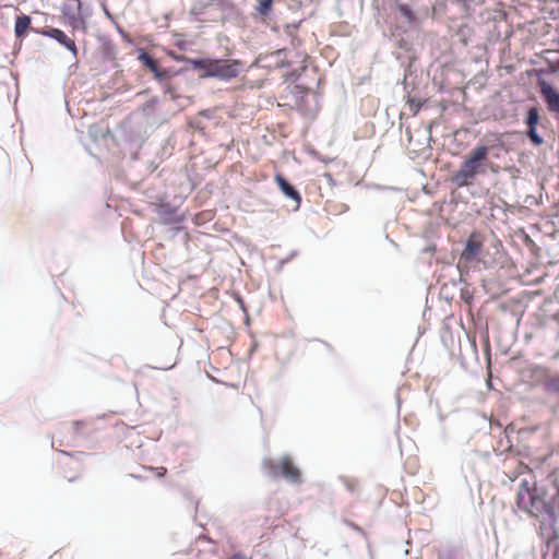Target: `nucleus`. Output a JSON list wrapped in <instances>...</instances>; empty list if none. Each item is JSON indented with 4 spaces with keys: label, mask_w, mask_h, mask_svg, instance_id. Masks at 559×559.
<instances>
[{
    "label": "nucleus",
    "mask_w": 559,
    "mask_h": 559,
    "mask_svg": "<svg viewBox=\"0 0 559 559\" xmlns=\"http://www.w3.org/2000/svg\"><path fill=\"white\" fill-rule=\"evenodd\" d=\"M540 94L549 111L559 114V93L547 82L540 83Z\"/></svg>",
    "instance_id": "0eeeda50"
},
{
    "label": "nucleus",
    "mask_w": 559,
    "mask_h": 559,
    "mask_svg": "<svg viewBox=\"0 0 559 559\" xmlns=\"http://www.w3.org/2000/svg\"><path fill=\"white\" fill-rule=\"evenodd\" d=\"M527 136L530 138V140L535 144V145H542L544 140L543 138L536 132V128H527V132H526Z\"/></svg>",
    "instance_id": "4468645a"
},
{
    "label": "nucleus",
    "mask_w": 559,
    "mask_h": 559,
    "mask_svg": "<svg viewBox=\"0 0 559 559\" xmlns=\"http://www.w3.org/2000/svg\"><path fill=\"white\" fill-rule=\"evenodd\" d=\"M483 247L484 242L481 235L478 233H472L466 240L461 258L466 262H473L477 260V258L481 253Z\"/></svg>",
    "instance_id": "39448f33"
},
{
    "label": "nucleus",
    "mask_w": 559,
    "mask_h": 559,
    "mask_svg": "<svg viewBox=\"0 0 559 559\" xmlns=\"http://www.w3.org/2000/svg\"><path fill=\"white\" fill-rule=\"evenodd\" d=\"M31 23L32 20L28 15L22 14L16 17L14 25V34L16 38L22 40L29 31L35 33L38 32L31 26Z\"/></svg>",
    "instance_id": "1a4fd4ad"
},
{
    "label": "nucleus",
    "mask_w": 559,
    "mask_h": 559,
    "mask_svg": "<svg viewBox=\"0 0 559 559\" xmlns=\"http://www.w3.org/2000/svg\"><path fill=\"white\" fill-rule=\"evenodd\" d=\"M544 388L549 393L559 394V376L548 377L544 381Z\"/></svg>",
    "instance_id": "9b49d317"
},
{
    "label": "nucleus",
    "mask_w": 559,
    "mask_h": 559,
    "mask_svg": "<svg viewBox=\"0 0 559 559\" xmlns=\"http://www.w3.org/2000/svg\"><path fill=\"white\" fill-rule=\"evenodd\" d=\"M283 55H285V49H280V50H276V51L274 52V56H276V57L278 58V60H277V66H278V67H286V66H289V63H288V62H284V61L281 59V57H282Z\"/></svg>",
    "instance_id": "f3484780"
},
{
    "label": "nucleus",
    "mask_w": 559,
    "mask_h": 559,
    "mask_svg": "<svg viewBox=\"0 0 559 559\" xmlns=\"http://www.w3.org/2000/svg\"><path fill=\"white\" fill-rule=\"evenodd\" d=\"M37 34H41L44 36L50 37L56 39L59 44L64 46L67 49H69L74 56L78 55V48L71 38H69L61 29L59 28H47L43 29L40 32H37Z\"/></svg>",
    "instance_id": "423d86ee"
},
{
    "label": "nucleus",
    "mask_w": 559,
    "mask_h": 559,
    "mask_svg": "<svg viewBox=\"0 0 559 559\" xmlns=\"http://www.w3.org/2000/svg\"><path fill=\"white\" fill-rule=\"evenodd\" d=\"M194 69L204 71V76H215L221 80L236 78L240 71V62L237 60H191Z\"/></svg>",
    "instance_id": "7ed1b4c3"
},
{
    "label": "nucleus",
    "mask_w": 559,
    "mask_h": 559,
    "mask_svg": "<svg viewBox=\"0 0 559 559\" xmlns=\"http://www.w3.org/2000/svg\"><path fill=\"white\" fill-rule=\"evenodd\" d=\"M489 147L485 144H477L465 156L460 168L453 174L452 181L457 187L472 185L477 176L486 175L488 171L498 174L500 167L488 158Z\"/></svg>",
    "instance_id": "f257e3e1"
},
{
    "label": "nucleus",
    "mask_w": 559,
    "mask_h": 559,
    "mask_svg": "<svg viewBox=\"0 0 559 559\" xmlns=\"http://www.w3.org/2000/svg\"><path fill=\"white\" fill-rule=\"evenodd\" d=\"M516 503L520 509L536 518L548 509L545 497L537 488L536 484L527 480H522L521 483Z\"/></svg>",
    "instance_id": "f03ea898"
},
{
    "label": "nucleus",
    "mask_w": 559,
    "mask_h": 559,
    "mask_svg": "<svg viewBox=\"0 0 559 559\" xmlns=\"http://www.w3.org/2000/svg\"><path fill=\"white\" fill-rule=\"evenodd\" d=\"M140 61L146 67L150 69V71H152L155 75V78L157 80H163L164 78V74L163 72H160L159 70V67H158V63L155 59H153L148 53L146 52H143L140 55L139 57Z\"/></svg>",
    "instance_id": "9d476101"
},
{
    "label": "nucleus",
    "mask_w": 559,
    "mask_h": 559,
    "mask_svg": "<svg viewBox=\"0 0 559 559\" xmlns=\"http://www.w3.org/2000/svg\"><path fill=\"white\" fill-rule=\"evenodd\" d=\"M262 466L271 476L276 477L282 475L293 484H299L301 481V472L289 456H283L278 461L264 459Z\"/></svg>",
    "instance_id": "20e7f679"
},
{
    "label": "nucleus",
    "mask_w": 559,
    "mask_h": 559,
    "mask_svg": "<svg viewBox=\"0 0 559 559\" xmlns=\"http://www.w3.org/2000/svg\"><path fill=\"white\" fill-rule=\"evenodd\" d=\"M343 484L346 487V489L350 492H355L359 489V483L354 478H344Z\"/></svg>",
    "instance_id": "2eb2a0df"
},
{
    "label": "nucleus",
    "mask_w": 559,
    "mask_h": 559,
    "mask_svg": "<svg viewBox=\"0 0 559 559\" xmlns=\"http://www.w3.org/2000/svg\"><path fill=\"white\" fill-rule=\"evenodd\" d=\"M273 0H259L257 11L260 15H267L272 9Z\"/></svg>",
    "instance_id": "ddd939ff"
},
{
    "label": "nucleus",
    "mask_w": 559,
    "mask_h": 559,
    "mask_svg": "<svg viewBox=\"0 0 559 559\" xmlns=\"http://www.w3.org/2000/svg\"><path fill=\"white\" fill-rule=\"evenodd\" d=\"M274 180L284 195L295 201L296 207H299L301 203L300 193L281 174H276Z\"/></svg>",
    "instance_id": "6e6552de"
},
{
    "label": "nucleus",
    "mask_w": 559,
    "mask_h": 559,
    "mask_svg": "<svg viewBox=\"0 0 559 559\" xmlns=\"http://www.w3.org/2000/svg\"><path fill=\"white\" fill-rule=\"evenodd\" d=\"M229 559H248V558L242 554H235Z\"/></svg>",
    "instance_id": "6ab92c4d"
},
{
    "label": "nucleus",
    "mask_w": 559,
    "mask_h": 559,
    "mask_svg": "<svg viewBox=\"0 0 559 559\" xmlns=\"http://www.w3.org/2000/svg\"><path fill=\"white\" fill-rule=\"evenodd\" d=\"M538 122H539L538 108H536V107L530 108V110L527 111V117H526V121H525L527 128H536Z\"/></svg>",
    "instance_id": "f8f14e48"
},
{
    "label": "nucleus",
    "mask_w": 559,
    "mask_h": 559,
    "mask_svg": "<svg viewBox=\"0 0 559 559\" xmlns=\"http://www.w3.org/2000/svg\"><path fill=\"white\" fill-rule=\"evenodd\" d=\"M73 428H74V429H78V428H79V423H74V424H73Z\"/></svg>",
    "instance_id": "aec40b11"
},
{
    "label": "nucleus",
    "mask_w": 559,
    "mask_h": 559,
    "mask_svg": "<svg viewBox=\"0 0 559 559\" xmlns=\"http://www.w3.org/2000/svg\"><path fill=\"white\" fill-rule=\"evenodd\" d=\"M153 469L156 472V475H157L158 477H163V476H165V475H166V473H167V469H166V467H164V466L155 467V468H153Z\"/></svg>",
    "instance_id": "a211bd4d"
},
{
    "label": "nucleus",
    "mask_w": 559,
    "mask_h": 559,
    "mask_svg": "<svg viewBox=\"0 0 559 559\" xmlns=\"http://www.w3.org/2000/svg\"><path fill=\"white\" fill-rule=\"evenodd\" d=\"M407 104H408L409 110L412 111V114L414 116H416L419 112V110H420V108L423 106V103L419 99H416V98L408 99Z\"/></svg>",
    "instance_id": "dca6fc26"
}]
</instances>
